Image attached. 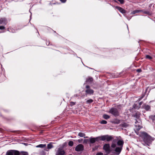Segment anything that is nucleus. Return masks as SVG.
<instances>
[{
	"label": "nucleus",
	"mask_w": 155,
	"mask_h": 155,
	"mask_svg": "<svg viewBox=\"0 0 155 155\" xmlns=\"http://www.w3.org/2000/svg\"><path fill=\"white\" fill-rule=\"evenodd\" d=\"M124 142L123 140H119L117 142V144L119 146V147L122 148Z\"/></svg>",
	"instance_id": "nucleus-12"
},
{
	"label": "nucleus",
	"mask_w": 155,
	"mask_h": 155,
	"mask_svg": "<svg viewBox=\"0 0 155 155\" xmlns=\"http://www.w3.org/2000/svg\"><path fill=\"white\" fill-rule=\"evenodd\" d=\"M109 112L115 116H118L119 115V113L117 110L115 108H111Z\"/></svg>",
	"instance_id": "nucleus-4"
},
{
	"label": "nucleus",
	"mask_w": 155,
	"mask_h": 155,
	"mask_svg": "<svg viewBox=\"0 0 155 155\" xmlns=\"http://www.w3.org/2000/svg\"><path fill=\"white\" fill-rule=\"evenodd\" d=\"M133 116L136 118L138 119L140 117V113L139 112H137L133 114Z\"/></svg>",
	"instance_id": "nucleus-15"
},
{
	"label": "nucleus",
	"mask_w": 155,
	"mask_h": 155,
	"mask_svg": "<svg viewBox=\"0 0 155 155\" xmlns=\"http://www.w3.org/2000/svg\"><path fill=\"white\" fill-rule=\"evenodd\" d=\"M5 28V27L3 26H0V30H3Z\"/></svg>",
	"instance_id": "nucleus-30"
},
{
	"label": "nucleus",
	"mask_w": 155,
	"mask_h": 155,
	"mask_svg": "<svg viewBox=\"0 0 155 155\" xmlns=\"http://www.w3.org/2000/svg\"><path fill=\"white\" fill-rule=\"evenodd\" d=\"M22 155H28V154L27 152H24L22 153Z\"/></svg>",
	"instance_id": "nucleus-35"
},
{
	"label": "nucleus",
	"mask_w": 155,
	"mask_h": 155,
	"mask_svg": "<svg viewBox=\"0 0 155 155\" xmlns=\"http://www.w3.org/2000/svg\"><path fill=\"white\" fill-rule=\"evenodd\" d=\"M146 58L150 59H151L152 58L149 55H146Z\"/></svg>",
	"instance_id": "nucleus-27"
},
{
	"label": "nucleus",
	"mask_w": 155,
	"mask_h": 155,
	"mask_svg": "<svg viewBox=\"0 0 155 155\" xmlns=\"http://www.w3.org/2000/svg\"><path fill=\"white\" fill-rule=\"evenodd\" d=\"M64 151L61 148H59L56 153V155H64Z\"/></svg>",
	"instance_id": "nucleus-9"
},
{
	"label": "nucleus",
	"mask_w": 155,
	"mask_h": 155,
	"mask_svg": "<svg viewBox=\"0 0 155 155\" xmlns=\"http://www.w3.org/2000/svg\"><path fill=\"white\" fill-rule=\"evenodd\" d=\"M103 149L105 150L107 154H109L111 151L110 149V144L108 143L104 145Z\"/></svg>",
	"instance_id": "nucleus-3"
},
{
	"label": "nucleus",
	"mask_w": 155,
	"mask_h": 155,
	"mask_svg": "<svg viewBox=\"0 0 155 155\" xmlns=\"http://www.w3.org/2000/svg\"><path fill=\"white\" fill-rule=\"evenodd\" d=\"M86 88L87 89L85 91V92L87 94H93L94 91L90 88L89 85H86Z\"/></svg>",
	"instance_id": "nucleus-7"
},
{
	"label": "nucleus",
	"mask_w": 155,
	"mask_h": 155,
	"mask_svg": "<svg viewBox=\"0 0 155 155\" xmlns=\"http://www.w3.org/2000/svg\"><path fill=\"white\" fill-rule=\"evenodd\" d=\"M20 154L19 151L15 150H8L6 153V155H19Z\"/></svg>",
	"instance_id": "nucleus-2"
},
{
	"label": "nucleus",
	"mask_w": 155,
	"mask_h": 155,
	"mask_svg": "<svg viewBox=\"0 0 155 155\" xmlns=\"http://www.w3.org/2000/svg\"><path fill=\"white\" fill-rule=\"evenodd\" d=\"M93 101L92 99H90L87 100L86 101V103L87 104H91V103H92L93 102Z\"/></svg>",
	"instance_id": "nucleus-21"
},
{
	"label": "nucleus",
	"mask_w": 155,
	"mask_h": 155,
	"mask_svg": "<svg viewBox=\"0 0 155 155\" xmlns=\"http://www.w3.org/2000/svg\"><path fill=\"white\" fill-rule=\"evenodd\" d=\"M143 108L147 110H148L150 109V106L148 105L144 104L143 106Z\"/></svg>",
	"instance_id": "nucleus-16"
},
{
	"label": "nucleus",
	"mask_w": 155,
	"mask_h": 155,
	"mask_svg": "<svg viewBox=\"0 0 155 155\" xmlns=\"http://www.w3.org/2000/svg\"><path fill=\"white\" fill-rule=\"evenodd\" d=\"M62 2L65 3L67 0H60Z\"/></svg>",
	"instance_id": "nucleus-36"
},
{
	"label": "nucleus",
	"mask_w": 155,
	"mask_h": 155,
	"mask_svg": "<svg viewBox=\"0 0 155 155\" xmlns=\"http://www.w3.org/2000/svg\"><path fill=\"white\" fill-rule=\"evenodd\" d=\"M116 8L120 12L122 13H125L126 12V11L124 9L122 8L119 7V6H116Z\"/></svg>",
	"instance_id": "nucleus-11"
},
{
	"label": "nucleus",
	"mask_w": 155,
	"mask_h": 155,
	"mask_svg": "<svg viewBox=\"0 0 155 155\" xmlns=\"http://www.w3.org/2000/svg\"><path fill=\"white\" fill-rule=\"evenodd\" d=\"M96 155H103V153L101 152L97 153Z\"/></svg>",
	"instance_id": "nucleus-31"
},
{
	"label": "nucleus",
	"mask_w": 155,
	"mask_h": 155,
	"mask_svg": "<svg viewBox=\"0 0 155 155\" xmlns=\"http://www.w3.org/2000/svg\"><path fill=\"white\" fill-rule=\"evenodd\" d=\"M76 103L74 102H70V105L71 106H72L75 104Z\"/></svg>",
	"instance_id": "nucleus-26"
},
{
	"label": "nucleus",
	"mask_w": 155,
	"mask_h": 155,
	"mask_svg": "<svg viewBox=\"0 0 155 155\" xmlns=\"http://www.w3.org/2000/svg\"><path fill=\"white\" fill-rule=\"evenodd\" d=\"M85 137H85L87 138V137Z\"/></svg>",
	"instance_id": "nucleus-43"
},
{
	"label": "nucleus",
	"mask_w": 155,
	"mask_h": 155,
	"mask_svg": "<svg viewBox=\"0 0 155 155\" xmlns=\"http://www.w3.org/2000/svg\"><path fill=\"white\" fill-rule=\"evenodd\" d=\"M142 71V70L140 69H139L137 70V71L138 72H140Z\"/></svg>",
	"instance_id": "nucleus-32"
},
{
	"label": "nucleus",
	"mask_w": 155,
	"mask_h": 155,
	"mask_svg": "<svg viewBox=\"0 0 155 155\" xmlns=\"http://www.w3.org/2000/svg\"><path fill=\"white\" fill-rule=\"evenodd\" d=\"M73 142L71 141H70L68 143V145L70 146H72L73 145Z\"/></svg>",
	"instance_id": "nucleus-22"
},
{
	"label": "nucleus",
	"mask_w": 155,
	"mask_h": 155,
	"mask_svg": "<svg viewBox=\"0 0 155 155\" xmlns=\"http://www.w3.org/2000/svg\"><path fill=\"white\" fill-rule=\"evenodd\" d=\"M100 140V136L95 138L91 137L89 139V141L91 143H93L96 141H99Z\"/></svg>",
	"instance_id": "nucleus-6"
},
{
	"label": "nucleus",
	"mask_w": 155,
	"mask_h": 155,
	"mask_svg": "<svg viewBox=\"0 0 155 155\" xmlns=\"http://www.w3.org/2000/svg\"><path fill=\"white\" fill-rule=\"evenodd\" d=\"M122 126L124 127H126L128 126V125L127 124L124 123L122 124Z\"/></svg>",
	"instance_id": "nucleus-28"
},
{
	"label": "nucleus",
	"mask_w": 155,
	"mask_h": 155,
	"mask_svg": "<svg viewBox=\"0 0 155 155\" xmlns=\"http://www.w3.org/2000/svg\"><path fill=\"white\" fill-rule=\"evenodd\" d=\"M144 95H143V96H142V97H141L140 98H139V101H140V100H141L144 97Z\"/></svg>",
	"instance_id": "nucleus-37"
},
{
	"label": "nucleus",
	"mask_w": 155,
	"mask_h": 155,
	"mask_svg": "<svg viewBox=\"0 0 155 155\" xmlns=\"http://www.w3.org/2000/svg\"><path fill=\"white\" fill-rule=\"evenodd\" d=\"M143 13L145 14H149V12L148 11H143Z\"/></svg>",
	"instance_id": "nucleus-34"
},
{
	"label": "nucleus",
	"mask_w": 155,
	"mask_h": 155,
	"mask_svg": "<svg viewBox=\"0 0 155 155\" xmlns=\"http://www.w3.org/2000/svg\"><path fill=\"white\" fill-rule=\"evenodd\" d=\"M24 144L25 145H27V143H24Z\"/></svg>",
	"instance_id": "nucleus-41"
},
{
	"label": "nucleus",
	"mask_w": 155,
	"mask_h": 155,
	"mask_svg": "<svg viewBox=\"0 0 155 155\" xmlns=\"http://www.w3.org/2000/svg\"><path fill=\"white\" fill-rule=\"evenodd\" d=\"M53 147V146L52 145V143H50L48 144L47 145V147L48 149H45V150L46 151H48L49 150L51 149V148Z\"/></svg>",
	"instance_id": "nucleus-14"
},
{
	"label": "nucleus",
	"mask_w": 155,
	"mask_h": 155,
	"mask_svg": "<svg viewBox=\"0 0 155 155\" xmlns=\"http://www.w3.org/2000/svg\"><path fill=\"white\" fill-rule=\"evenodd\" d=\"M142 102H140L139 103V105H140L142 104Z\"/></svg>",
	"instance_id": "nucleus-39"
},
{
	"label": "nucleus",
	"mask_w": 155,
	"mask_h": 155,
	"mask_svg": "<svg viewBox=\"0 0 155 155\" xmlns=\"http://www.w3.org/2000/svg\"><path fill=\"white\" fill-rule=\"evenodd\" d=\"M118 1L120 2L121 4H123L124 3V0H117Z\"/></svg>",
	"instance_id": "nucleus-29"
},
{
	"label": "nucleus",
	"mask_w": 155,
	"mask_h": 155,
	"mask_svg": "<svg viewBox=\"0 0 155 155\" xmlns=\"http://www.w3.org/2000/svg\"><path fill=\"white\" fill-rule=\"evenodd\" d=\"M89 141V140L88 139H84V140L83 143L86 144L88 143V142Z\"/></svg>",
	"instance_id": "nucleus-25"
},
{
	"label": "nucleus",
	"mask_w": 155,
	"mask_h": 155,
	"mask_svg": "<svg viewBox=\"0 0 155 155\" xmlns=\"http://www.w3.org/2000/svg\"><path fill=\"white\" fill-rule=\"evenodd\" d=\"M116 144H115L113 142L112 143L111 147L112 148H114L116 147Z\"/></svg>",
	"instance_id": "nucleus-23"
},
{
	"label": "nucleus",
	"mask_w": 155,
	"mask_h": 155,
	"mask_svg": "<svg viewBox=\"0 0 155 155\" xmlns=\"http://www.w3.org/2000/svg\"><path fill=\"white\" fill-rule=\"evenodd\" d=\"M46 144H40L36 146V147L44 148L46 147Z\"/></svg>",
	"instance_id": "nucleus-18"
},
{
	"label": "nucleus",
	"mask_w": 155,
	"mask_h": 155,
	"mask_svg": "<svg viewBox=\"0 0 155 155\" xmlns=\"http://www.w3.org/2000/svg\"><path fill=\"white\" fill-rule=\"evenodd\" d=\"M100 123L101 124H106L107 123V121L105 120H102L101 121Z\"/></svg>",
	"instance_id": "nucleus-24"
},
{
	"label": "nucleus",
	"mask_w": 155,
	"mask_h": 155,
	"mask_svg": "<svg viewBox=\"0 0 155 155\" xmlns=\"http://www.w3.org/2000/svg\"><path fill=\"white\" fill-rule=\"evenodd\" d=\"M122 149V147H116L115 150V151L117 154H119L120 153L121 150Z\"/></svg>",
	"instance_id": "nucleus-10"
},
{
	"label": "nucleus",
	"mask_w": 155,
	"mask_h": 155,
	"mask_svg": "<svg viewBox=\"0 0 155 155\" xmlns=\"http://www.w3.org/2000/svg\"><path fill=\"white\" fill-rule=\"evenodd\" d=\"M84 150V146L81 144H79L76 147L75 150L77 151H82Z\"/></svg>",
	"instance_id": "nucleus-8"
},
{
	"label": "nucleus",
	"mask_w": 155,
	"mask_h": 155,
	"mask_svg": "<svg viewBox=\"0 0 155 155\" xmlns=\"http://www.w3.org/2000/svg\"><path fill=\"white\" fill-rule=\"evenodd\" d=\"M82 140V139H79L78 140V141L79 142V143H80L81 142V141Z\"/></svg>",
	"instance_id": "nucleus-38"
},
{
	"label": "nucleus",
	"mask_w": 155,
	"mask_h": 155,
	"mask_svg": "<svg viewBox=\"0 0 155 155\" xmlns=\"http://www.w3.org/2000/svg\"><path fill=\"white\" fill-rule=\"evenodd\" d=\"M71 155V154H70V155Z\"/></svg>",
	"instance_id": "nucleus-44"
},
{
	"label": "nucleus",
	"mask_w": 155,
	"mask_h": 155,
	"mask_svg": "<svg viewBox=\"0 0 155 155\" xmlns=\"http://www.w3.org/2000/svg\"><path fill=\"white\" fill-rule=\"evenodd\" d=\"M6 20L5 18H2L0 19V25L1 24L6 25Z\"/></svg>",
	"instance_id": "nucleus-13"
},
{
	"label": "nucleus",
	"mask_w": 155,
	"mask_h": 155,
	"mask_svg": "<svg viewBox=\"0 0 155 155\" xmlns=\"http://www.w3.org/2000/svg\"><path fill=\"white\" fill-rule=\"evenodd\" d=\"M103 117L105 119H108L110 118V117L108 115L104 114L103 115Z\"/></svg>",
	"instance_id": "nucleus-19"
},
{
	"label": "nucleus",
	"mask_w": 155,
	"mask_h": 155,
	"mask_svg": "<svg viewBox=\"0 0 155 155\" xmlns=\"http://www.w3.org/2000/svg\"><path fill=\"white\" fill-rule=\"evenodd\" d=\"M113 139L114 137L112 136L108 135L100 136V140L102 141L106 140L107 141H110L112 140Z\"/></svg>",
	"instance_id": "nucleus-1"
},
{
	"label": "nucleus",
	"mask_w": 155,
	"mask_h": 155,
	"mask_svg": "<svg viewBox=\"0 0 155 155\" xmlns=\"http://www.w3.org/2000/svg\"><path fill=\"white\" fill-rule=\"evenodd\" d=\"M93 81V78H89L88 79V81Z\"/></svg>",
	"instance_id": "nucleus-33"
},
{
	"label": "nucleus",
	"mask_w": 155,
	"mask_h": 155,
	"mask_svg": "<svg viewBox=\"0 0 155 155\" xmlns=\"http://www.w3.org/2000/svg\"><path fill=\"white\" fill-rule=\"evenodd\" d=\"M120 106V105H118V107H119V106Z\"/></svg>",
	"instance_id": "nucleus-42"
},
{
	"label": "nucleus",
	"mask_w": 155,
	"mask_h": 155,
	"mask_svg": "<svg viewBox=\"0 0 155 155\" xmlns=\"http://www.w3.org/2000/svg\"><path fill=\"white\" fill-rule=\"evenodd\" d=\"M143 12L142 10H137L135 11H134L131 12V14H134L136 13H138L140 12Z\"/></svg>",
	"instance_id": "nucleus-17"
},
{
	"label": "nucleus",
	"mask_w": 155,
	"mask_h": 155,
	"mask_svg": "<svg viewBox=\"0 0 155 155\" xmlns=\"http://www.w3.org/2000/svg\"><path fill=\"white\" fill-rule=\"evenodd\" d=\"M135 123V129L138 131L141 128V126L140 125L141 121L140 120H138V121L136 120Z\"/></svg>",
	"instance_id": "nucleus-5"
},
{
	"label": "nucleus",
	"mask_w": 155,
	"mask_h": 155,
	"mask_svg": "<svg viewBox=\"0 0 155 155\" xmlns=\"http://www.w3.org/2000/svg\"><path fill=\"white\" fill-rule=\"evenodd\" d=\"M74 96H75V97H77V94H76V95H74Z\"/></svg>",
	"instance_id": "nucleus-40"
},
{
	"label": "nucleus",
	"mask_w": 155,
	"mask_h": 155,
	"mask_svg": "<svg viewBox=\"0 0 155 155\" xmlns=\"http://www.w3.org/2000/svg\"><path fill=\"white\" fill-rule=\"evenodd\" d=\"M85 135V134L81 132L79 133L78 134V136L81 137H84Z\"/></svg>",
	"instance_id": "nucleus-20"
}]
</instances>
